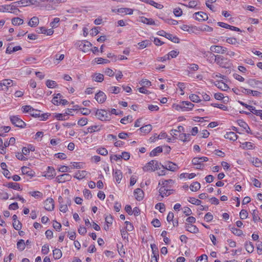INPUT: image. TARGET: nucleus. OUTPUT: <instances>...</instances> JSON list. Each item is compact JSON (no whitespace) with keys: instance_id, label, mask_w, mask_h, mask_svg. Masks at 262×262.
Here are the masks:
<instances>
[{"instance_id":"obj_1","label":"nucleus","mask_w":262,"mask_h":262,"mask_svg":"<svg viewBox=\"0 0 262 262\" xmlns=\"http://www.w3.org/2000/svg\"><path fill=\"white\" fill-rule=\"evenodd\" d=\"M75 46L78 49L83 52H87L90 51V48L92 47V43L87 40H78L76 43Z\"/></svg>"},{"instance_id":"obj_2","label":"nucleus","mask_w":262,"mask_h":262,"mask_svg":"<svg viewBox=\"0 0 262 262\" xmlns=\"http://www.w3.org/2000/svg\"><path fill=\"white\" fill-rule=\"evenodd\" d=\"M111 114L108 113L105 110H97L95 116L97 118L102 121H106L111 120Z\"/></svg>"},{"instance_id":"obj_3","label":"nucleus","mask_w":262,"mask_h":262,"mask_svg":"<svg viewBox=\"0 0 262 262\" xmlns=\"http://www.w3.org/2000/svg\"><path fill=\"white\" fill-rule=\"evenodd\" d=\"M160 163L156 160H151L143 167L144 171H152L159 168Z\"/></svg>"},{"instance_id":"obj_4","label":"nucleus","mask_w":262,"mask_h":262,"mask_svg":"<svg viewBox=\"0 0 262 262\" xmlns=\"http://www.w3.org/2000/svg\"><path fill=\"white\" fill-rule=\"evenodd\" d=\"M215 62L221 67L224 68H228L230 66L228 59L220 55L216 56Z\"/></svg>"},{"instance_id":"obj_5","label":"nucleus","mask_w":262,"mask_h":262,"mask_svg":"<svg viewBox=\"0 0 262 262\" xmlns=\"http://www.w3.org/2000/svg\"><path fill=\"white\" fill-rule=\"evenodd\" d=\"M19 4V2H15L10 5H7V12L18 15L20 12V11L17 8V6Z\"/></svg>"},{"instance_id":"obj_6","label":"nucleus","mask_w":262,"mask_h":262,"mask_svg":"<svg viewBox=\"0 0 262 262\" xmlns=\"http://www.w3.org/2000/svg\"><path fill=\"white\" fill-rule=\"evenodd\" d=\"M10 121L16 127L24 128L26 125L25 122L19 118L18 116H11Z\"/></svg>"},{"instance_id":"obj_7","label":"nucleus","mask_w":262,"mask_h":262,"mask_svg":"<svg viewBox=\"0 0 262 262\" xmlns=\"http://www.w3.org/2000/svg\"><path fill=\"white\" fill-rule=\"evenodd\" d=\"M194 104L189 101H182L177 105V108L181 109L182 111H188L192 109Z\"/></svg>"},{"instance_id":"obj_8","label":"nucleus","mask_w":262,"mask_h":262,"mask_svg":"<svg viewBox=\"0 0 262 262\" xmlns=\"http://www.w3.org/2000/svg\"><path fill=\"white\" fill-rule=\"evenodd\" d=\"M202 54L204 58H205L209 63H212L215 62L216 59V56L217 55H214L210 51H203Z\"/></svg>"},{"instance_id":"obj_9","label":"nucleus","mask_w":262,"mask_h":262,"mask_svg":"<svg viewBox=\"0 0 262 262\" xmlns=\"http://www.w3.org/2000/svg\"><path fill=\"white\" fill-rule=\"evenodd\" d=\"M161 166L164 169L171 171H177L179 169V167L176 164L169 161L166 163L164 165H161Z\"/></svg>"},{"instance_id":"obj_10","label":"nucleus","mask_w":262,"mask_h":262,"mask_svg":"<svg viewBox=\"0 0 262 262\" xmlns=\"http://www.w3.org/2000/svg\"><path fill=\"white\" fill-rule=\"evenodd\" d=\"M45 208L48 211H52L54 208V201L52 198L47 199L44 203Z\"/></svg>"},{"instance_id":"obj_11","label":"nucleus","mask_w":262,"mask_h":262,"mask_svg":"<svg viewBox=\"0 0 262 262\" xmlns=\"http://www.w3.org/2000/svg\"><path fill=\"white\" fill-rule=\"evenodd\" d=\"M72 177L68 173H64L58 176L56 178V181L58 183H64L66 181H69L71 180Z\"/></svg>"},{"instance_id":"obj_12","label":"nucleus","mask_w":262,"mask_h":262,"mask_svg":"<svg viewBox=\"0 0 262 262\" xmlns=\"http://www.w3.org/2000/svg\"><path fill=\"white\" fill-rule=\"evenodd\" d=\"M193 16L194 18L199 21L206 20L208 18L207 14L202 11L194 13Z\"/></svg>"},{"instance_id":"obj_13","label":"nucleus","mask_w":262,"mask_h":262,"mask_svg":"<svg viewBox=\"0 0 262 262\" xmlns=\"http://www.w3.org/2000/svg\"><path fill=\"white\" fill-rule=\"evenodd\" d=\"M95 98L99 103H102L106 100V96L103 92L100 91L95 95Z\"/></svg>"},{"instance_id":"obj_14","label":"nucleus","mask_w":262,"mask_h":262,"mask_svg":"<svg viewBox=\"0 0 262 262\" xmlns=\"http://www.w3.org/2000/svg\"><path fill=\"white\" fill-rule=\"evenodd\" d=\"M172 189H168V188L161 187L159 189V193L162 198L167 196L172 192Z\"/></svg>"},{"instance_id":"obj_15","label":"nucleus","mask_w":262,"mask_h":262,"mask_svg":"<svg viewBox=\"0 0 262 262\" xmlns=\"http://www.w3.org/2000/svg\"><path fill=\"white\" fill-rule=\"evenodd\" d=\"M134 195L137 200L140 201L143 199L144 192L141 189L137 188L134 190Z\"/></svg>"},{"instance_id":"obj_16","label":"nucleus","mask_w":262,"mask_h":262,"mask_svg":"<svg viewBox=\"0 0 262 262\" xmlns=\"http://www.w3.org/2000/svg\"><path fill=\"white\" fill-rule=\"evenodd\" d=\"M56 175V172L54 168L52 167H48L47 171L45 176L48 179H51L53 178Z\"/></svg>"},{"instance_id":"obj_17","label":"nucleus","mask_w":262,"mask_h":262,"mask_svg":"<svg viewBox=\"0 0 262 262\" xmlns=\"http://www.w3.org/2000/svg\"><path fill=\"white\" fill-rule=\"evenodd\" d=\"M21 172L24 174H26L30 178H32L35 175V172L29 167L24 166L21 168Z\"/></svg>"},{"instance_id":"obj_18","label":"nucleus","mask_w":262,"mask_h":262,"mask_svg":"<svg viewBox=\"0 0 262 262\" xmlns=\"http://www.w3.org/2000/svg\"><path fill=\"white\" fill-rule=\"evenodd\" d=\"M215 85L220 89L222 91H227L229 89V86L227 84L224 83L223 81H216Z\"/></svg>"},{"instance_id":"obj_19","label":"nucleus","mask_w":262,"mask_h":262,"mask_svg":"<svg viewBox=\"0 0 262 262\" xmlns=\"http://www.w3.org/2000/svg\"><path fill=\"white\" fill-rule=\"evenodd\" d=\"M174 184V181L171 179L167 180H161L159 181V185H162V187L168 188L169 185H171Z\"/></svg>"},{"instance_id":"obj_20","label":"nucleus","mask_w":262,"mask_h":262,"mask_svg":"<svg viewBox=\"0 0 262 262\" xmlns=\"http://www.w3.org/2000/svg\"><path fill=\"white\" fill-rule=\"evenodd\" d=\"M116 11L119 13L131 15L133 13L134 10L128 8H121L117 9Z\"/></svg>"},{"instance_id":"obj_21","label":"nucleus","mask_w":262,"mask_h":262,"mask_svg":"<svg viewBox=\"0 0 262 262\" xmlns=\"http://www.w3.org/2000/svg\"><path fill=\"white\" fill-rule=\"evenodd\" d=\"M140 1L141 2H144L146 4H148L149 5L155 7V8L159 9H161L163 7V5H162L160 4H158V3L154 2L152 0H140Z\"/></svg>"},{"instance_id":"obj_22","label":"nucleus","mask_w":262,"mask_h":262,"mask_svg":"<svg viewBox=\"0 0 262 262\" xmlns=\"http://www.w3.org/2000/svg\"><path fill=\"white\" fill-rule=\"evenodd\" d=\"M88 174V172L85 170L78 171L76 172L74 177L78 180H81L84 178Z\"/></svg>"},{"instance_id":"obj_23","label":"nucleus","mask_w":262,"mask_h":262,"mask_svg":"<svg viewBox=\"0 0 262 262\" xmlns=\"http://www.w3.org/2000/svg\"><path fill=\"white\" fill-rule=\"evenodd\" d=\"M39 18L37 16H33L31 18L28 24L31 27H35L39 24Z\"/></svg>"},{"instance_id":"obj_24","label":"nucleus","mask_w":262,"mask_h":262,"mask_svg":"<svg viewBox=\"0 0 262 262\" xmlns=\"http://www.w3.org/2000/svg\"><path fill=\"white\" fill-rule=\"evenodd\" d=\"M186 229L187 231L192 233H198L199 231L196 226L193 225L192 224H186Z\"/></svg>"},{"instance_id":"obj_25","label":"nucleus","mask_w":262,"mask_h":262,"mask_svg":"<svg viewBox=\"0 0 262 262\" xmlns=\"http://www.w3.org/2000/svg\"><path fill=\"white\" fill-rule=\"evenodd\" d=\"M140 21L142 23L149 25H156L155 21L151 18H147L144 16H141L140 17Z\"/></svg>"},{"instance_id":"obj_26","label":"nucleus","mask_w":262,"mask_h":262,"mask_svg":"<svg viewBox=\"0 0 262 262\" xmlns=\"http://www.w3.org/2000/svg\"><path fill=\"white\" fill-rule=\"evenodd\" d=\"M225 138L230 140L235 141L237 139V136L236 135L235 133L233 132H227L225 134Z\"/></svg>"},{"instance_id":"obj_27","label":"nucleus","mask_w":262,"mask_h":262,"mask_svg":"<svg viewBox=\"0 0 262 262\" xmlns=\"http://www.w3.org/2000/svg\"><path fill=\"white\" fill-rule=\"evenodd\" d=\"M179 139L184 142H188L190 140L191 136L189 134H180L179 136Z\"/></svg>"},{"instance_id":"obj_28","label":"nucleus","mask_w":262,"mask_h":262,"mask_svg":"<svg viewBox=\"0 0 262 262\" xmlns=\"http://www.w3.org/2000/svg\"><path fill=\"white\" fill-rule=\"evenodd\" d=\"M114 177L116 181L118 183H119L122 178V173L121 171L120 170H116L115 173H114Z\"/></svg>"},{"instance_id":"obj_29","label":"nucleus","mask_w":262,"mask_h":262,"mask_svg":"<svg viewBox=\"0 0 262 262\" xmlns=\"http://www.w3.org/2000/svg\"><path fill=\"white\" fill-rule=\"evenodd\" d=\"M5 186L8 188H12L14 190H21L19 184L17 183L9 182L6 184Z\"/></svg>"},{"instance_id":"obj_30","label":"nucleus","mask_w":262,"mask_h":262,"mask_svg":"<svg viewBox=\"0 0 262 262\" xmlns=\"http://www.w3.org/2000/svg\"><path fill=\"white\" fill-rule=\"evenodd\" d=\"M245 248H246V251L248 252V253H252L253 250H254V245L253 244L250 242H246L245 244Z\"/></svg>"},{"instance_id":"obj_31","label":"nucleus","mask_w":262,"mask_h":262,"mask_svg":"<svg viewBox=\"0 0 262 262\" xmlns=\"http://www.w3.org/2000/svg\"><path fill=\"white\" fill-rule=\"evenodd\" d=\"M139 130L145 134L149 133L152 130L151 124H147L140 128Z\"/></svg>"},{"instance_id":"obj_32","label":"nucleus","mask_w":262,"mask_h":262,"mask_svg":"<svg viewBox=\"0 0 262 262\" xmlns=\"http://www.w3.org/2000/svg\"><path fill=\"white\" fill-rule=\"evenodd\" d=\"M201 185L200 183L198 182H194L192 183L190 186V189L192 191H196L200 189Z\"/></svg>"},{"instance_id":"obj_33","label":"nucleus","mask_w":262,"mask_h":262,"mask_svg":"<svg viewBox=\"0 0 262 262\" xmlns=\"http://www.w3.org/2000/svg\"><path fill=\"white\" fill-rule=\"evenodd\" d=\"M162 151L163 150L162 147H161L160 146H158L151 150V151L150 152V156H156L158 154L162 152Z\"/></svg>"},{"instance_id":"obj_34","label":"nucleus","mask_w":262,"mask_h":262,"mask_svg":"<svg viewBox=\"0 0 262 262\" xmlns=\"http://www.w3.org/2000/svg\"><path fill=\"white\" fill-rule=\"evenodd\" d=\"M29 194L36 199H41L43 198V194L38 191H33L29 192Z\"/></svg>"},{"instance_id":"obj_35","label":"nucleus","mask_w":262,"mask_h":262,"mask_svg":"<svg viewBox=\"0 0 262 262\" xmlns=\"http://www.w3.org/2000/svg\"><path fill=\"white\" fill-rule=\"evenodd\" d=\"M151 44V42L148 40H145L140 42L138 43V45L140 47V49H143Z\"/></svg>"},{"instance_id":"obj_36","label":"nucleus","mask_w":262,"mask_h":262,"mask_svg":"<svg viewBox=\"0 0 262 262\" xmlns=\"http://www.w3.org/2000/svg\"><path fill=\"white\" fill-rule=\"evenodd\" d=\"M53 255L56 259L60 258L62 256V252L59 249H55L53 251Z\"/></svg>"},{"instance_id":"obj_37","label":"nucleus","mask_w":262,"mask_h":262,"mask_svg":"<svg viewBox=\"0 0 262 262\" xmlns=\"http://www.w3.org/2000/svg\"><path fill=\"white\" fill-rule=\"evenodd\" d=\"M221 49H222V46H211L210 48L211 52L221 54L222 52Z\"/></svg>"},{"instance_id":"obj_38","label":"nucleus","mask_w":262,"mask_h":262,"mask_svg":"<svg viewBox=\"0 0 262 262\" xmlns=\"http://www.w3.org/2000/svg\"><path fill=\"white\" fill-rule=\"evenodd\" d=\"M93 79L96 82H100L103 80L104 76L102 74L97 73L93 76Z\"/></svg>"},{"instance_id":"obj_39","label":"nucleus","mask_w":262,"mask_h":262,"mask_svg":"<svg viewBox=\"0 0 262 262\" xmlns=\"http://www.w3.org/2000/svg\"><path fill=\"white\" fill-rule=\"evenodd\" d=\"M226 42L231 45H238L239 42L237 39L234 37H228L226 39Z\"/></svg>"},{"instance_id":"obj_40","label":"nucleus","mask_w":262,"mask_h":262,"mask_svg":"<svg viewBox=\"0 0 262 262\" xmlns=\"http://www.w3.org/2000/svg\"><path fill=\"white\" fill-rule=\"evenodd\" d=\"M12 24L13 25H20L23 24L24 20L23 19L19 17H14L12 19Z\"/></svg>"},{"instance_id":"obj_41","label":"nucleus","mask_w":262,"mask_h":262,"mask_svg":"<svg viewBox=\"0 0 262 262\" xmlns=\"http://www.w3.org/2000/svg\"><path fill=\"white\" fill-rule=\"evenodd\" d=\"M155 208L159 210L161 213H163L165 211V206L163 203H158L155 206Z\"/></svg>"},{"instance_id":"obj_42","label":"nucleus","mask_w":262,"mask_h":262,"mask_svg":"<svg viewBox=\"0 0 262 262\" xmlns=\"http://www.w3.org/2000/svg\"><path fill=\"white\" fill-rule=\"evenodd\" d=\"M101 129V128L98 125H93L87 128L88 132L90 133H93L95 132L99 131Z\"/></svg>"},{"instance_id":"obj_43","label":"nucleus","mask_w":262,"mask_h":262,"mask_svg":"<svg viewBox=\"0 0 262 262\" xmlns=\"http://www.w3.org/2000/svg\"><path fill=\"white\" fill-rule=\"evenodd\" d=\"M251 163L256 167H259L262 165L261 161L258 158H253L251 161Z\"/></svg>"},{"instance_id":"obj_44","label":"nucleus","mask_w":262,"mask_h":262,"mask_svg":"<svg viewBox=\"0 0 262 262\" xmlns=\"http://www.w3.org/2000/svg\"><path fill=\"white\" fill-rule=\"evenodd\" d=\"M188 201L190 203L196 205H200L201 203V201L193 197L189 198Z\"/></svg>"},{"instance_id":"obj_45","label":"nucleus","mask_w":262,"mask_h":262,"mask_svg":"<svg viewBox=\"0 0 262 262\" xmlns=\"http://www.w3.org/2000/svg\"><path fill=\"white\" fill-rule=\"evenodd\" d=\"M17 247L20 251L24 250L25 248V243L24 240L20 239L17 243Z\"/></svg>"},{"instance_id":"obj_46","label":"nucleus","mask_w":262,"mask_h":262,"mask_svg":"<svg viewBox=\"0 0 262 262\" xmlns=\"http://www.w3.org/2000/svg\"><path fill=\"white\" fill-rule=\"evenodd\" d=\"M30 114L35 118L39 117L40 116V111L34 109L32 107H31Z\"/></svg>"},{"instance_id":"obj_47","label":"nucleus","mask_w":262,"mask_h":262,"mask_svg":"<svg viewBox=\"0 0 262 262\" xmlns=\"http://www.w3.org/2000/svg\"><path fill=\"white\" fill-rule=\"evenodd\" d=\"M62 97V95L60 93H58L52 99V103L54 105H58L59 100H60L61 98Z\"/></svg>"},{"instance_id":"obj_48","label":"nucleus","mask_w":262,"mask_h":262,"mask_svg":"<svg viewBox=\"0 0 262 262\" xmlns=\"http://www.w3.org/2000/svg\"><path fill=\"white\" fill-rule=\"evenodd\" d=\"M189 99L193 102H199L201 101V99L197 95L192 94L189 96Z\"/></svg>"},{"instance_id":"obj_49","label":"nucleus","mask_w":262,"mask_h":262,"mask_svg":"<svg viewBox=\"0 0 262 262\" xmlns=\"http://www.w3.org/2000/svg\"><path fill=\"white\" fill-rule=\"evenodd\" d=\"M97 152L102 156H106L108 154L107 150L104 147H100L97 149Z\"/></svg>"},{"instance_id":"obj_50","label":"nucleus","mask_w":262,"mask_h":262,"mask_svg":"<svg viewBox=\"0 0 262 262\" xmlns=\"http://www.w3.org/2000/svg\"><path fill=\"white\" fill-rule=\"evenodd\" d=\"M95 60L98 64H106L110 62L109 60L101 57L95 58Z\"/></svg>"},{"instance_id":"obj_51","label":"nucleus","mask_w":262,"mask_h":262,"mask_svg":"<svg viewBox=\"0 0 262 262\" xmlns=\"http://www.w3.org/2000/svg\"><path fill=\"white\" fill-rule=\"evenodd\" d=\"M3 86H6L7 89L8 86H12L13 85V81L10 79H4L2 81Z\"/></svg>"},{"instance_id":"obj_52","label":"nucleus","mask_w":262,"mask_h":262,"mask_svg":"<svg viewBox=\"0 0 262 262\" xmlns=\"http://www.w3.org/2000/svg\"><path fill=\"white\" fill-rule=\"evenodd\" d=\"M165 37L168 39L169 40H170L175 43L179 42V39L177 37L173 36V35L171 34L167 33Z\"/></svg>"},{"instance_id":"obj_53","label":"nucleus","mask_w":262,"mask_h":262,"mask_svg":"<svg viewBox=\"0 0 262 262\" xmlns=\"http://www.w3.org/2000/svg\"><path fill=\"white\" fill-rule=\"evenodd\" d=\"M211 105L214 107L219 108L224 111L228 110V107L224 104H222L212 103V104H211Z\"/></svg>"},{"instance_id":"obj_54","label":"nucleus","mask_w":262,"mask_h":262,"mask_svg":"<svg viewBox=\"0 0 262 262\" xmlns=\"http://www.w3.org/2000/svg\"><path fill=\"white\" fill-rule=\"evenodd\" d=\"M59 18L58 17H56L54 18L53 20L50 23V26L52 28H56L58 26V23L59 22Z\"/></svg>"},{"instance_id":"obj_55","label":"nucleus","mask_w":262,"mask_h":262,"mask_svg":"<svg viewBox=\"0 0 262 262\" xmlns=\"http://www.w3.org/2000/svg\"><path fill=\"white\" fill-rule=\"evenodd\" d=\"M237 123L241 127H243L244 129H246L247 128L249 129V127L248 124L244 121L243 120H237Z\"/></svg>"},{"instance_id":"obj_56","label":"nucleus","mask_w":262,"mask_h":262,"mask_svg":"<svg viewBox=\"0 0 262 262\" xmlns=\"http://www.w3.org/2000/svg\"><path fill=\"white\" fill-rule=\"evenodd\" d=\"M88 123V119L86 118H81L78 121L77 124L81 126H83Z\"/></svg>"},{"instance_id":"obj_57","label":"nucleus","mask_w":262,"mask_h":262,"mask_svg":"<svg viewBox=\"0 0 262 262\" xmlns=\"http://www.w3.org/2000/svg\"><path fill=\"white\" fill-rule=\"evenodd\" d=\"M252 216L253 220L254 222H256L260 219L258 214V211L256 210H253Z\"/></svg>"},{"instance_id":"obj_58","label":"nucleus","mask_w":262,"mask_h":262,"mask_svg":"<svg viewBox=\"0 0 262 262\" xmlns=\"http://www.w3.org/2000/svg\"><path fill=\"white\" fill-rule=\"evenodd\" d=\"M242 147L244 149H251L253 148V144L250 142H246L242 144Z\"/></svg>"},{"instance_id":"obj_59","label":"nucleus","mask_w":262,"mask_h":262,"mask_svg":"<svg viewBox=\"0 0 262 262\" xmlns=\"http://www.w3.org/2000/svg\"><path fill=\"white\" fill-rule=\"evenodd\" d=\"M248 212L246 210L242 209L239 213V216L241 219L244 220L248 217Z\"/></svg>"},{"instance_id":"obj_60","label":"nucleus","mask_w":262,"mask_h":262,"mask_svg":"<svg viewBox=\"0 0 262 262\" xmlns=\"http://www.w3.org/2000/svg\"><path fill=\"white\" fill-rule=\"evenodd\" d=\"M140 84L142 85L143 87L149 86L151 85L150 81L146 79L141 80L140 82Z\"/></svg>"},{"instance_id":"obj_61","label":"nucleus","mask_w":262,"mask_h":262,"mask_svg":"<svg viewBox=\"0 0 262 262\" xmlns=\"http://www.w3.org/2000/svg\"><path fill=\"white\" fill-rule=\"evenodd\" d=\"M231 231L234 234L237 236H241L243 234V231L235 227L232 228Z\"/></svg>"},{"instance_id":"obj_62","label":"nucleus","mask_w":262,"mask_h":262,"mask_svg":"<svg viewBox=\"0 0 262 262\" xmlns=\"http://www.w3.org/2000/svg\"><path fill=\"white\" fill-rule=\"evenodd\" d=\"M83 193V195H84V197L85 198H86L87 199L92 198V195L91 194L90 190H89V189H84Z\"/></svg>"},{"instance_id":"obj_63","label":"nucleus","mask_w":262,"mask_h":262,"mask_svg":"<svg viewBox=\"0 0 262 262\" xmlns=\"http://www.w3.org/2000/svg\"><path fill=\"white\" fill-rule=\"evenodd\" d=\"M13 226L16 230H19L21 228V224L19 221H15L13 223Z\"/></svg>"},{"instance_id":"obj_64","label":"nucleus","mask_w":262,"mask_h":262,"mask_svg":"<svg viewBox=\"0 0 262 262\" xmlns=\"http://www.w3.org/2000/svg\"><path fill=\"white\" fill-rule=\"evenodd\" d=\"M196 262H207V256L206 254H203L198 257Z\"/></svg>"}]
</instances>
